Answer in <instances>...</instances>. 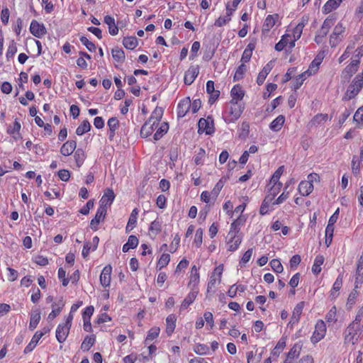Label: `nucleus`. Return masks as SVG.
<instances>
[{
  "mask_svg": "<svg viewBox=\"0 0 363 363\" xmlns=\"http://www.w3.org/2000/svg\"><path fill=\"white\" fill-rule=\"evenodd\" d=\"M256 48V43L255 42H250L246 47V48L244 50L242 57H241V62L247 63L250 62L252 55V52Z\"/></svg>",
  "mask_w": 363,
  "mask_h": 363,
  "instance_id": "obj_39",
  "label": "nucleus"
},
{
  "mask_svg": "<svg viewBox=\"0 0 363 363\" xmlns=\"http://www.w3.org/2000/svg\"><path fill=\"white\" fill-rule=\"evenodd\" d=\"M215 132L213 119L211 116L206 118H201L198 122L199 134L205 133L206 135H212Z\"/></svg>",
  "mask_w": 363,
  "mask_h": 363,
  "instance_id": "obj_7",
  "label": "nucleus"
},
{
  "mask_svg": "<svg viewBox=\"0 0 363 363\" xmlns=\"http://www.w3.org/2000/svg\"><path fill=\"white\" fill-rule=\"evenodd\" d=\"M247 215H240L231 223L229 231L235 233H241V228L245 225Z\"/></svg>",
  "mask_w": 363,
  "mask_h": 363,
  "instance_id": "obj_25",
  "label": "nucleus"
},
{
  "mask_svg": "<svg viewBox=\"0 0 363 363\" xmlns=\"http://www.w3.org/2000/svg\"><path fill=\"white\" fill-rule=\"evenodd\" d=\"M334 225L328 223L325 228V243L327 247H329L333 241V233H334Z\"/></svg>",
  "mask_w": 363,
  "mask_h": 363,
  "instance_id": "obj_54",
  "label": "nucleus"
},
{
  "mask_svg": "<svg viewBox=\"0 0 363 363\" xmlns=\"http://www.w3.org/2000/svg\"><path fill=\"white\" fill-rule=\"evenodd\" d=\"M73 315L69 314L65 323H60L56 329V339L60 343H63L67 340L72 327Z\"/></svg>",
  "mask_w": 363,
  "mask_h": 363,
  "instance_id": "obj_4",
  "label": "nucleus"
},
{
  "mask_svg": "<svg viewBox=\"0 0 363 363\" xmlns=\"http://www.w3.org/2000/svg\"><path fill=\"white\" fill-rule=\"evenodd\" d=\"M159 123H154L147 120L142 126L140 135L142 138H147L157 128Z\"/></svg>",
  "mask_w": 363,
  "mask_h": 363,
  "instance_id": "obj_23",
  "label": "nucleus"
},
{
  "mask_svg": "<svg viewBox=\"0 0 363 363\" xmlns=\"http://www.w3.org/2000/svg\"><path fill=\"white\" fill-rule=\"evenodd\" d=\"M193 350L199 355H206L209 354L210 349L206 344L196 343L194 345Z\"/></svg>",
  "mask_w": 363,
  "mask_h": 363,
  "instance_id": "obj_55",
  "label": "nucleus"
},
{
  "mask_svg": "<svg viewBox=\"0 0 363 363\" xmlns=\"http://www.w3.org/2000/svg\"><path fill=\"white\" fill-rule=\"evenodd\" d=\"M245 94L242 87L240 84H235L230 91L231 100L230 101L242 103L241 101L243 99Z\"/></svg>",
  "mask_w": 363,
  "mask_h": 363,
  "instance_id": "obj_24",
  "label": "nucleus"
},
{
  "mask_svg": "<svg viewBox=\"0 0 363 363\" xmlns=\"http://www.w3.org/2000/svg\"><path fill=\"white\" fill-rule=\"evenodd\" d=\"M360 65L359 60H352L341 72V78L348 81L357 72Z\"/></svg>",
  "mask_w": 363,
  "mask_h": 363,
  "instance_id": "obj_11",
  "label": "nucleus"
},
{
  "mask_svg": "<svg viewBox=\"0 0 363 363\" xmlns=\"http://www.w3.org/2000/svg\"><path fill=\"white\" fill-rule=\"evenodd\" d=\"M279 21V15L274 13L267 16L262 27V32L267 33Z\"/></svg>",
  "mask_w": 363,
  "mask_h": 363,
  "instance_id": "obj_14",
  "label": "nucleus"
},
{
  "mask_svg": "<svg viewBox=\"0 0 363 363\" xmlns=\"http://www.w3.org/2000/svg\"><path fill=\"white\" fill-rule=\"evenodd\" d=\"M271 70H272V67L268 63L259 72L257 77V83L259 85H262L264 83L266 77H267L269 73L271 72Z\"/></svg>",
  "mask_w": 363,
  "mask_h": 363,
  "instance_id": "obj_48",
  "label": "nucleus"
},
{
  "mask_svg": "<svg viewBox=\"0 0 363 363\" xmlns=\"http://www.w3.org/2000/svg\"><path fill=\"white\" fill-rule=\"evenodd\" d=\"M107 210L104 207L99 206L95 216L91 219L90 222V227L94 230H98V225L100 222L103 221L106 215Z\"/></svg>",
  "mask_w": 363,
  "mask_h": 363,
  "instance_id": "obj_15",
  "label": "nucleus"
},
{
  "mask_svg": "<svg viewBox=\"0 0 363 363\" xmlns=\"http://www.w3.org/2000/svg\"><path fill=\"white\" fill-rule=\"evenodd\" d=\"M329 117L327 113H318L315 115L309 122L311 127H318L320 125L325 123Z\"/></svg>",
  "mask_w": 363,
  "mask_h": 363,
  "instance_id": "obj_41",
  "label": "nucleus"
},
{
  "mask_svg": "<svg viewBox=\"0 0 363 363\" xmlns=\"http://www.w3.org/2000/svg\"><path fill=\"white\" fill-rule=\"evenodd\" d=\"M324 262V257L318 255L315 257L313 264L312 266V272L314 274L318 275L321 272V266Z\"/></svg>",
  "mask_w": 363,
  "mask_h": 363,
  "instance_id": "obj_52",
  "label": "nucleus"
},
{
  "mask_svg": "<svg viewBox=\"0 0 363 363\" xmlns=\"http://www.w3.org/2000/svg\"><path fill=\"white\" fill-rule=\"evenodd\" d=\"M286 345V338L282 337L279 339L274 348L271 351V357L276 360Z\"/></svg>",
  "mask_w": 363,
  "mask_h": 363,
  "instance_id": "obj_35",
  "label": "nucleus"
},
{
  "mask_svg": "<svg viewBox=\"0 0 363 363\" xmlns=\"http://www.w3.org/2000/svg\"><path fill=\"white\" fill-rule=\"evenodd\" d=\"M77 149V140H68L64 143L60 149V153L65 156L68 157L73 155L74 152Z\"/></svg>",
  "mask_w": 363,
  "mask_h": 363,
  "instance_id": "obj_16",
  "label": "nucleus"
},
{
  "mask_svg": "<svg viewBox=\"0 0 363 363\" xmlns=\"http://www.w3.org/2000/svg\"><path fill=\"white\" fill-rule=\"evenodd\" d=\"M342 0H328L322 8L323 14H328L336 10L342 4Z\"/></svg>",
  "mask_w": 363,
  "mask_h": 363,
  "instance_id": "obj_33",
  "label": "nucleus"
},
{
  "mask_svg": "<svg viewBox=\"0 0 363 363\" xmlns=\"http://www.w3.org/2000/svg\"><path fill=\"white\" fill-rule=\"evenodd\" d=\"M170 259H171V257H170L169 254H167V253L162 254L157 261V268L160 270L162 268L166 267L169 264Z\"/></svg>",
  "mask_w": 363,
  "mask_h": 363,
  "instance_id": "obj_59",
  "label": "nucleus"
},
{
  "mask_svg": "<svg viewBox=\"0 0 363 363\" xmlns=\"http://www.w3.org/2000/svg\"><path fill=\"white\" fill-rule=\"evenodd\" d=\"M191 100L189 97H186L179 102L177 108V116L179 118H183L186 116L188 111L190 110Z\"/></svg>",
  "mask_w": 363,
  "mask_h": 363,
  "instance_id": "obj_21",
  "label": "nucleus"
},
{
  "mask_svg": "<svg viewBox=\"0 0 363 363\" xmlns=\"http://www.w3.org/2000/svg\"><path fill=\"white\" fill-rule=\"evenodd\" d=\"M242 238L243 236L242 233H235L228 231L225 238V244L228 251H236L242 243Z\"/></svg>",
  "mask_w": 363,
  "mask_h": 363,
  "instance_id": "obj_6",
  "label": "nucleus"
},
{
  "mask_svg": "<svg viewBox=\"0 0 363 363\" xmlns=\"http://www.w3.org/2000/svg\"><path fill=\"white\" fill-rule=\"evenodd\" d=\"M272 186L269 190V194L266 196V197H270L272 201H274L276 196L280 192L281 189L282 187L281 183H272L271 184Z\"/></svg>",
  "mask_w": 363,
  "mask_h": 363,
  "instance_id": "obj_57",
  "label": "nucleus"
},
{
  "mask_svg": "<svg viewBox=\"0 0 363 363\" xmlns=\"http://www.w3.org/2000/svg\"><path fill=\"white\" fill-rule=\"evenodd\" d=\"M304 306H305L304 301H301L296 305V306L294 307L293 312H292V315H291V320H290V323L294 325V324L298 323L301 315L302 314Z\"/></svg>",
  "mask_w": 363,
  "mask_h": 363,
  "instance_id": "obj_30",
  "label": "nucleus"
},
{
  "mask_svg": "<svg viewBox=\"0 0 363 363\" xmlns=\"http://www.w3.org/2000/svg\"><path fill=\"white\" fill-rule=\"evenodd\" d=\"M104 22L108 26V33L111 35L115 36L118 35L121 22L118 21L117 23H116L114 18L110 15H106L104 16Z\"/></svg>",
  "mask_w": 363,
  "mask_h": 363,
  "instance_id": "obj_18",
  "label": "nucleus"
},
{
  "mask_svg": "<svg viewBox=\"0 0 363 363\" xmlns=\"http://www.w3.org/2000/svg\"><path fill=\"white\" fill-rule=\"evenodd\" d=\"M363 88V69L357 74L352 79L351 84L347 88L343 100H351L355 98Z\"/></svg>",
  "mask_w": 363,
  "mask_h": 363,
  "instance_id": "obj_1",
  "label": "nucleus"
},
{
  "mask_svg": "<svg viewBox=\"0 0 363 363\" xmlns=\"http://www.w3.org/2000/svg\"><path fill=\"white\" fill-rule=\"evenodd\" d=\"M169 125L167 123H160L159 126L156 128V132L153 135V138L155 140H160L168 130Z\"/></svg>",
  "mask_w": 363,
  "mask_h": 363,
  "instance_id": "obj_49",
  "label": "nucleus"
},
{
  "mask_svg": "<svg viewBox=\"0 0 363 363\" xmlns=\"http://www.w3.org/2000/svg\"><path fill=\"white\" fill-rule=\"evenodd\" d=\"M96 342V335H86L81 344V350L83 352H88Z\"/></svg>",
  "mask_w": 363,
  "mask_h": 363,
  "instance_id": "obj_43",
  "label": "nucleus"
},
{
  "mask_svg": "<svg viewBox=\"0 0 363 363\" xmlns=\"http://www.w3.org/2000/svg\"><path fill=\"white\" fill-rule=\"evenodd\" d=\"M65 306V302L62 298H60L57 301H55L52 303V311L49 313L48 319L49 320H54L57 315H60L62 310Z\"/></svg>",
  "mask_w": 363,
  "mask_h": 363,
  "instance_id": "obj_28",
  "label": "nucleus"
},
{
  "mask_svg": "<svg viewBox=\"0 0 363 363\" xmlns=\"http://www.w3.org/2000/svg\"><path fill=\"white\" fill-rule=\"evenodd\" d=\"M114 199L115 194L113 191L111 189H107L99 201V206L104 207L107 210V207L112 204Z\"/></svg>",
  "mask_w": 363,
  "mask_h": 363,
  "instance_id": "obj_22",
  "label": "nucleus"
},
{
  "mask_svg": "<svg viewBox=\"0 0 363 363\" xmlns=\"http://www.w3.org/2000/svg\"><path fill=\"white\" fill-rule=\"evenodd\" d=\"M123 45L126 49L133 50L138 45V39L135 36L124 37L123 39Z\"/></svg>",
  "mask_w": 363,
  "mask_h": 363,
  "instance_id": "obj_47",
  "label": "nucleus"
},
{
  "mask_svg": "<svg viewBox=\"0 0 363 363\" xmlns=\"http://www.w3.org/2000/svg\"><path fill=\"white\" fill-rule=\"evenodd\" d=\"M108 127V138L113 140L116 135V130L119 128V121L116 117H111L107 123Z\"/></svg>",
  "mask_w": 363,
  "mask_h": 363,
  "instance_id": "obj_31",
  "label": "nucleus"
},
{
  "mask_svg": "<svg viewBox=\"0 0 363 363\" xmlns=\"http://www.w3.org/2000/svg\"><path fill=\"white\" fill-rule=\"evenodd\" d=\"M30 32L35 37L42 38L47 33V29L43 23L33 20L30 25Z\"/></svg>",
  "mask_w": 363,
  "mask_h": 363,
  "instance_id": "obj_12",
  "label": "nucleus"
},
{
  "mask_svg": "<svg viewBox=\"0 0 363 363\" xmlns=\"http://www.w3.org/2000/svg\"><path fill=\"white\" fill-rule=\"evenodd\" d=\"M227 179L225 177H222L219 179V181L215 184L214 187L212 189L213 195L214 197L218 196L220 192L221 191L222 189L224 186L225 183L226 182Z\"/></svg>",
  "mask_w": 363,
  "mask_h": 363,
  "instance_id": "obj_64",
  "label": "nucleus"
},
{
  "mask_svg": "<svg viewBox=\"0 0 363 363\" xmlns=\"http://www.w3.org/2000/svg\"><path fill=\"white\" fill-rule=\"evenodd\" d=\"M177 315L174 313L168 315L165 319V333L167 337H171L177 326Z\"/></svg>",
  "mask_w": 363,
  "mask_h": 363,
  "instance_id": "obj_17",
  "label": "nucleus"
},
{
  "mask_svg": "<svg viewBox=\"0 0 363 363\" xmlns=\"http://www.w3.org/2000/svg\"><path fill=\"white\" fill-rule=\"evenodd\" d=\"M203 230L199 228L196 230L193 245L196 248H200L203 243Z\"/></svg>",
  "mask_w": 363,
  "mask_h": 363,
  "instance_id": "obj_61",
  "label": "nucleus"
},
{
  "mask_svg": "<svg viewBox=\"0 0 363 363\" xmlns=\"http://www.w3.org/2000/svg\"><path fill=\"white\" fill-rule=\"evenodd\" d=\"M335 20L336 17L334 15L329 16L324 20L320 30L315 36L314 40L317 44H320L323 42L330 28L334 25Z\"/></svg>",
  "mask_w": 363,
  "mask_h": 363,
  "instance_id": "obj_5",
  "label": "nucleus"
},
{
  "mask_svg": "<svg viewBox=\"0 0 363 363\" xmlns=\"http://www.w3.org/2000/svg\"><path fill=\"white\" fill-rule=\"evenodd\" d=\"M73 157L77 168H80L84 163L86 159V154L85 151L79 147L77 148L73 153Z\"/></svg>",
  "mask_w": 363,
  "mask_h": 363,
  "instance_id": "obj_34",
  "label": "nucleus"
},
{
  "mask_svg": "<svg viewBox=\"0 0 363 363\" xmlns=\"http://www.w3.org/2000/svg\"><path fill=\"white\" fill-rule=\"evenodd\" d=\"M199 291L197 289H193L191 291L189 292L187 296L183 300L180 305V311H182L186 309L191 304H192L196 298Z\"/></svg>",
  "mask_w": 363,
  "mask_h": 363,
  "instance_id": "obj_29",
  "label": "nucleus"
},
{
  "mask_svg": "<svg viewBox=\"0 0 363 363\" xmlns=\"http://www.w3.org/2000/svg\"><path fill=\"white\" fill-rule=\"evenodd\" d=\"M327 328L323 320H318L315 323L314 331L311 337V342L315 345L323 340L326 334Z\"/></svg>",
  "mask_w": 363,
  "mask_h": 363,
  "instance_id": "obj_9",
  "label": "nucleus"
},
{
  "mask_svg": "<svg viewBox=\"0 0 363 363\" xmlns=\"http://www.w3.org/2000/svg\"><path fill=\"white\" fill-rule=\"evenodd\" d=\"M162 230V222L156 219L153 220L150 225L149 231L154 235H158Z\"/></svg>",
  "mask_w": 363,
  "mask_h": 363,
  "instance_id": "obj_62",
  "label": "nucleus"
},
{
  "mask_svg": "<svg viewBox=\"0 0 363 363\" xmlns=\"http://www.w3.org/2000/svg\"><path fill=\"white\" fill-rule=\"evenodd\" d=\"M285 123V116L283 115L278 116L269 124V128L274 132L279 131Z\"/></svg>",
  "mask_w": 363,
  "mask_h": 363,
  "instance_id": "obj_42",
  "label": "nucleus"
},
{
  "mask_svg": "<svg viewBox=\"0 0 363 363\" xmlns=\"http://www.w3.org/2000/svg\"><path fill=\"white\" fill-rule=\"evenodd\" d=\"M302 350V344L301 342H296L295 343L289 352L286 354V356L290 357L293 359H298L300 356L301 352Z\"/></svg>",
  "mask_w": 363,
  "mask_h": 363,
  "instance_id": "obj_50",
  "label": "nucleus"
},
{
  "mask_svg": "<svg viewBox=\"0 0 363 363\" xmlns=\"http://www.w3.org/2000/svg\"><path fill=\"white\" fill-rule=\"evenodd\" d=\"M91 124L87 120H84L82 123L77 128L76 134L77 135H82L84 133L89 132L91 129Z\"/></svg>",
  "mask_w": 363,
  "mask_h": 363,
  "instance_id": "obj_60",
  "label": "nucleus"
},
{
  "mask_svg": "<svg viewBox=\"0 0 363 363\" xmlns=\"http://www.w3.org/2000/svg\"><path fill=\"white\" fill-rule=\"evenodd\" d=\"M355 280L357 283L363 282V252L357 261Z\"/></svg>",
  "mask_w": 363,
  "mask_h": 363,
  "instance_id": "obj_44",
  "label": "nucleus"
},
{
  "mask_svg": "<svg viewBox=\"0 0 363 363\" xmlns=\"http://www.w3.org/2000/svg\"><path fill=\"white\" fill-rule=\"evenodd\" d=\"M362 283H357L354 282V288L352 289V291L350 293L347 301V306L348 308L351 309L353 306L356 303L357 298L359 296V292L358 291L357 289L359 287V284H361Z\"/></svg>",
  "mask_w": 363,
  "mask_h": 363,
  "instance_id": "obj_37",
  "label": "nucleus"
},
{
  "mask_svg": "<svg viewBox=\"0 0 363 363\" xmlns=\"http://www.w3.org/2000/svg\"><path fill=\"white\" fill-rule=\"evenodd\" d=\"M111 273L112 267L110 264L106 265L101 272L99 277L100 284L105 289L110 286L111 281Z\"/></svg>",
  "mask_w": 363,
  "mask_h": 363,
  "instance_id": "obj_13",
  "label": "nucleus"
},
{
  "mask_svg": "<svg viewBox=\"0 0 363 363\" xmlns=\"http://www.w3.org/2000/svg\"><path fill=\"white\" fill-rule=\"evenodd\" d=\"M138 213L139 211L137 208H135L132 211L125 227V232L127 233H130L135 228L138 220Z\"/></svg>",
  "mask_w": 363,
  "mask_h": 363,
  "instance_id": "obj_36",
  "label": "nucleus"
},
{
  "mask_svg": "<svg viewBox=\"0 0 363 363\" xmlns=\"http://www.w3.org/2000/svg\"><path fill=\"white\" fill-rule=\"evenodd\" d=\"M345 27L342 22L337 23L335 26L332 34L330 35L329 43L332 48L336 47L342 40Z\"/></svg>",
  "mask_w": 363,
  "mask_h": 363,
  "instance_id": "obj_8",
  "label": "nucleus"
},
{
  "mask_svg": "<svg viewBox=\"0 0 363 363\" xmlns=\"http://www.w3.org/2000/svg\"><path fill=\"white\" fill-rule=\"evenodd\" d=\"M230 106L223 113L225 118V121L228 123H233L237 121L241 116L244 110V105L242 103H237L230 101Z\"/></svg>",
  "mask_w": 363,
  "mask_h": 363,
  "instance_id": "obj_2",
  "label": "nucleus"
},
{
  "mask_svg": "<svg viewBox=\"0 0 363 363\" xmlns=\"http://www.w3.org/2000/svg\"><path fill=\"white\" fill-rule=\"evenodd\" d=\"M224 265L223 264H220L216 267L213 272L210 274L207 284L208 293L215 292L216 286L221 283Z\"/></svg>",
  "mask_w": 363,
  "mask_h": 363,
  "instance_id": "obj_3",
  "label": "nucleus"
},
{
  "mask_svg": "<svg viewBox=\"0 0 363 363\" xmlns=\"http://www.w3.org/2000/svg\"><path fill=\"white\" fill-rule=\"evenodd\" d=\"M354 323H350L347 329H346V334L345 335V343H350V342H352V344H354V339H355V337L357 336V333L356 331V330L354 329Z\"/></svg>",
  "mask_w": 363,
  "mask_h": 363,
  "instance_id": "obj_40",
  "label": "nucleus"
},
{
  "mask_svg": "<svg viewBox=\"0 0 363 363\" xmlns=\"http://www.w3.org/2000/svg\"><path fill=\"white\" fill-rule=\"evenodd\" d=\"M206 92L209 94L208 104L213 105L220 96V91L215 89L213 81L208 80L206 82Z\"/></svg>",
  "mask_w": 363,
  "mask_h": 363,
  "instance_id": "obj_19",
  "label": "nucleus"
},
{
  "mask_svg": "<svg viewBox=\"0 0 363 363\" xmlns=\"http://www.w3.org/2000/svg\"><path fill=\"white\" fill-rule=\"evenodd\" d=\"M270 206H272V201L271 200L270 197L265 196L260 206L259 213L262 216L267 214L269 211V208Z\"/></svg>",
  "mask_w": 363,
  "mask_h": 363,
  "instance_id": "obj_63",
  "label": "nucleus"
},
{
  "mask_svg": "<svg viewBox=\"0 0 363 363\" xmlns=\"http://www.w3.org/2000/svg\"><path fill=\"white\" fill-rule=\"evenodd\" d=\"M299 194L303 196H307L313 191V184L306 180L301 181L298 186Z\"/></svg>",
  "mask_w": 363,
  "mask_h": 363,
  "instance_id": "obj_38",
  "label": "nucleus"
},
{
  "mask_svg": "<svg viewBox=\"0 0 363 363\" xmlns=\"http://www.w3.org/2000/svg\"><path fill=\"white\" fill-rule=\"evenodd\" d=\"M113 60L118 64H123L125 59L124 51L119 48H115L111 51Z\"/></svg>",
  "mask_w": 363,
  "mask_h": 363,
  "instance_id": "obj_46",
  "label": "nucleus"
},
{
  "mask_svg": "<svg viewBox=\"0 0 363 363\" xmlns=\"http://www.w3.org/2000/svg\"><path fill=\"white\" fill-rule=\"evenodd\" d=\"M342 282L343 276L342 274H339L330 291L329 298H330L331 301H335L339 296V291L341 289L342 286Z\"/></svg>",
  "mask_w": 363,
  "mask_h": 363,
  "instance_id": "obj_26",
  "label": "nucleus"
},
{
  "mask_svg": "<svg viewBox=\"0 0 363 363\" xmlns=\"http://www.w3.org/2000/svg\"><path fill=\"white\" fill-rule=\"evenodd\" d=\"M292 38L290 34L286 33L283 35L281 40L275 45V50L277 51H282L287 47L289 49H292L294 47L291 46Z\"/></svg>",
  "mask_w": 363,
  "mask_h": 363,
  "instance_id": "obj_27",
  "label": "nucleus"
},
{
  "mask_svg": "<svg viewBox=\"0 0 363 363\" xmlns=\"http://www.w3.org/2000/svg\"><path fill=\"white\" fill-rule=\"evenodd\" d=\"M139 241L135 235H130L128 242L123 245V252H127L130 249H135L138 245Z\"/></svg>",
  "mask_w": 363,
  "mask_h": 363,
  "instance_id": "obj_45",
  "label": "nucleus"
},
{
  "mask_svg": "<svg viewBox=\"0 0 363 363\" xmlns=\"http://www.w3.org/2000/svg\"><path fill=\"white\" fill-rule=\"evenodd\" d=\"M309 18L308 16L304 15L301 17L298 23L295 26V28L292 30L291 33V46H295V42L297 41L301 36L303 33V28L308 23Z\"/></svg>",
  "mask_w": 363,
  "mask_h": 363,
  "instance_id": "obj_10",
  "label": "nucleus"
},
{
  "mask_svg": "<svg viewBox=\"0 0 363 363\" xmlns=\"http://www.w3.org/2000/svg\"><path fill=\"white\" fill-rule=\"evenodd\" d=\"M247 72V66L245 63L241 62V65L236 69L233 76V81H240L243 79L245 72Z\"/></svg>",
  "mask_w": 363,
  "mask_h": 363,
  "instance_id": "obj_58",
  "label": "nucleus"
},
{
  "mask_svg": "<svg viewBox=\"0 0 363 363\" xmlns=\"http://www.w3.org/2000/svg\"><path fill=\"white\" fill-rule=\"evenodd\" d=\"M163 113H164L163 108L161 107L157 106L154 109V111L152 112L151 116L148 120H150V121H152L154 123L160 124V121L163 116Z\"/></svg>",
  "mask_w": 363,
  "mask_h": 363,
  "instance_id": "obj_51",
  "label": "nucleus"
},
{
  "mask_svg": "<svg viewBox=\"0 0 363 363\" xmlns=\"http://www.w3.org/2000/svg\"><path fill=\"white\" fill-rule=\"evenodd\" d=\"M199 267H197L196 265H193L190 270L189 281L188 285L192 286L193 287H196L199 285Z\"/></svg>",
  "mask_w": 363,
  "mask_h": 363,
  "instance_id": "obj_32",
  "label": "nucleus"
},
{
  "mask_svg": "<svg viewBox=\"0 0 363 363\" xmlns=\"http://www.w3.org/2000/svg\"><path fill=\"white\" fill-rule=\"evenodd\" d=\"M40 320V313L38 310L33 311L30 314V323H29V328L31 330H33L36 328Z\"/></svg>",
  "mask_w": 363,
  "mask_h": 363,
  "instance_id": "obj_53",
  "label": "nucleus"
},
{
  "mask_svg": "<svg viewBox=\"0 0 363 363\" xmlns=\"http://www.w3.org/2000/svg\"><path fill=\"white\" fill-rule=\"evenodd\" d=\"M200 199L201 201H203L207 204L208 203L211 204V203H214V202L217 199V197L213 196L212 191H203L201 194Z\"/></svg>",
  "mask_w": 363,
  "mask_h": 363,
  "instance_id": "obj_56",
  "label": "nucleus"
},
{
  "mask_svg": "<svg viewBox=\"0 0 363 363\" xmlns=\"http://www.w3.org/2000/svg\"><path fill=\"white\" fill-rule=\"evenodd\" d=\"M199 74V66H191L184 74V82L186 85H191Z\"/></svg>",
  "mask_w": 363,
  "mask_h": 363,
  "instance_id": "obj_20",
  "label": "nucleus"
}]
</instances>
